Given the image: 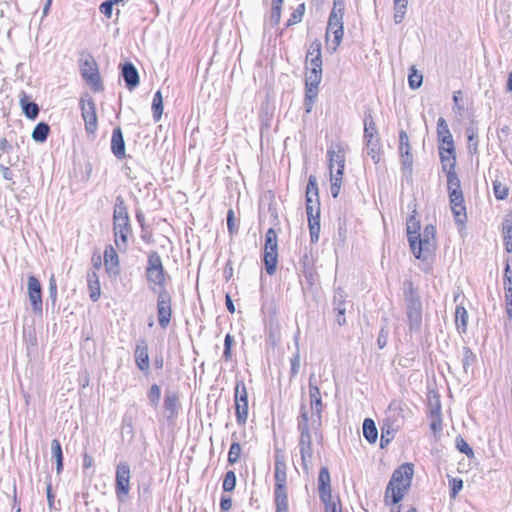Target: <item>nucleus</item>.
<instances>
[{
  "label": "nucleus",
  "mask_w": 512,
  "mask_h": 512,
  "mask_svg": "<svg viewBox=\"0 0 512 512\" xmlns=\"http://www.w3.org/2000/svg\"><path fill=\"white\" fill-rule=\"evenodd\" d=\"M413 473V465L409 463L401 465L394 471L386 488L385 499L387 503L389 498H391L389 504L392 505L403 499L406 491L411 485Z\"/></svg>",
  "instance_id": "nucleus-1"
},
{
  "label": "nucleus",
  "mask_w": 512,
  "mask_h": 512,
  "mask_svg": "<svg viewBox=\"0 0 512 512\" xmlns=\"http://www.w3.org/2000/svg\"><path fill=\"white\" fill-rule=\"evenodd\" d=\"M404 302L410 331H419L422 324V301L411 281L404 282Z\"/></svg>",
  "instance_id": "nucleus-2"
},
{
  "label": "nucleus",
  "mask_w": 512,
  "mask_h": 512,
  "mask_svg": "<svg viewBox=\"0 0 512 512\" xmlns=\"http://www.w3.org/2000/svg\"><path fill=\"white\" fill-rule=\"evenodd\" d=\"M114 237L117 248L125 250L128 239V210L122 196H118L114 208Z\"/></svg>",
  "instance_id": "nucleus-3"
},
{
  "label": "nucleus",
  "mask_w": 512,
  "mask_h": 512,
  "mask_svg": "<svg viewBox=\"0 0 512 512\" xmlns=\"http://www.w3.org/2000/svg\"><path fill=\"white\" fill-rule=\"evenodd\" d=\"M146 277L152 292L159 294L161 290H167L165 287L167 275L164 271L162 259L156 251L148 254Z\"/></svg>",
  "instance_id": "nucleus-4"
},
{
  "label": "nucleus",
  "mask_w": 512,
  "mask_h": 512,
  "mask_svg": "<svg viewBox=\"0 0 512 512\" xmlns=\"http://www.w3.org/2000/svg\"><path fill=\"white\" fill-rule=\"evenodd\" d=\"M263 261L267 274H275L278 263V242L273 228H269L265 234Z\"/></svg>",
  "instance_id": "nucleus-5"
},
{
  "label": "nucleus",
  "mask_w": 512,
  "mask_h": 512,
  "mask_svg": "<svg viewBox=\"0 0 512 512\" xmlns=\"http://www.w3.org/2000/svg\"><path fill=\"white\" fill-rule=\"evenodd\" d=\"M435 235L436 228L431 224L426 225L423 232L420 233V238H418L416 249L411 250L417 259H421L423 261L430 260L435 249Z\"/></svg>",
  "instance_id": "nucleus-6"
},
{
  "label": "nucleus",
  "mask_w": 512,
  "mask_h": 512,
  "mask_svg": "<svg viewBox=\"0 0 512 512\" xmlns=\"http://www.w3.org/2000/svg\"><path fill=\"white\" fill-rule=\"evenodd\" d=\"M306 212L311 243H317L320 234V201L319 198L306 197Z\"/></svg>",
  "instance_id": "nucleus-7"
},
{
  "label": "nucleus",
  "mask_w": 512,
  "mask_h": 512,
  "mask_svg": "<svg viewBox=\"0 0 512 512\" xmlns=\"http://www.w3.org/2000/svg\"><path fill=\"white\" fill-rule=\"evenodd\" d=\"M344 35L343 20L334 13L329 15L326 30V42L331 52H335L339 47Z\"/></svg>",
  "instance_id": "nucleus-8"
},
{
  "label": "nucleus",
  "mask_w": 512,
  "mask_h": 512,
  "mask_svg": "<svg viewBox=\"0 0 512 512\" xmlns=\"http://www.w3.org/2000/svg\"><path fill=\"white\" fill-rule=\"evenodd\" d=\"M399 154L401 158L402 175L406 179H411L413 155L411 154L409 136L404 130H400L399 132Z\"/></svg>",
  "instance_id": "nucleus-9"
},
{
  "label": "nucleus",
  "mask_w": 512,
  "mask_h": 512,
  "mask_svg": "<svg viewBox=\"0 0 512 512\" xmlns=\"http://www.w3.org/2000/svg\"><path fill=\"white\" fill-rule=\"evenodd\" d=\"M81 116L88 134H94L97 130V114L94 99L86 94L80 99Z\"/></svg>",
  "instance_id": "nucleus-10"
},
{
  "label": "nucleus",
  "mask_w": 512,
  "mask_h": 512,
  "mask_svg": "<svg viewBox=\"0 0 512 512\" xmlns=\"http://www.w3.org/2000/svg\"><path fill=\"white\" fill-rule=\"evenodd\" d=\"M234 399L237 422L240 425H244L248 417V393L242 380L236 382Z\"/></svg>",
  "instance_id": "nucleus-11"
},
{
  "label": "nucleus",
  "mask_w": 512,
  "mask_h": 512,
  "mask_svg": "<svg viewBox=\"0 0 512 512\" xmlns=\"http://www.w3.org/2000/svg\"><path fill=\"white\" fill-rule=\"evenodd\" d=\"M157 295L158 323L161 328L166 329L172 316L171 296L167 290H161Z\"/></svg>",
  "instance_id": "nucleus-12"
},
{
  "label": "nucleus",
  "mask_w": 512,
  "mask_h": 512,
  "mask_svg": "<svg viewBox=\"0 0 512 512\" xmlns=\"http://www.w3.org/2000/svg\"><path fill=\"white\" fill-rule=\"evenodd\" d=\"M135 365L145 375L151 373L150 358L148 352V343L145 339L141 338L137 341L134 351Z\"/></svg>",
  "instance_id": "nucleus-13"
},
{
  "label": "nucleus",
  "mask_w": 512,
  "mask_h": 512,
  "mask_svg": "<svg viewBox=\"0 0 512 512\" xmlns=\"http://www.w3.org/2000/svg\"><path fill=\"white\" fill-rule=\"evenodd\" d=\"M81 74L87 84L94 91L102 90V84L96 63L93 59H86L81 65Z\"/></svg>",
  "instance_id": "nucleus-14"
},
{
  "label": "nucleus",
  "mask_w": 512,
  "mask_h": 512,
  "mask_svg": "<svg viewBox=\"0 0 512 512\" xmlns=\"http://www.w3.org/2000/svg\"><path fill=\"white\" fill-rule=\"evenodd\" d=\"M28 297L35 314L42 313V287L40 281L34 276L28 277Z\"/></svg>",
  "instance_id": "nucleus-15"
},
{
  "label": "nucleus",
  "mask_w": 512,
  "mask_h": 512,
  "mask_svg": "<svg viewBox=\"0 0 512 512\" xmlns=\"http://www.w3.org/2000/svg\"><path fill=\"white\" fill-rule=\"evenodd\" d=\"M116 494L120 502L128 497V465L120 462L116 470Z\"/></svg>",
  "instance_id": "nucleus-16"
},
{
  "label": "nucleus",
  "mask_w": 512,
  "mask_h": 512,
  "mask_svg": "<svg viewBox=\"0 0 512 512\" xmlns=\"http://www.w3.org/2000/svg\"><path fill=\"white\" fill-rule=\"evenodd\" d=\"M318 492L325 507L331 502V478L327 467H322L318 477Z\"/></svg>",
  "instance_id": "nucleus-17"
},
{
  "label": "nucleus",
  "mask_w": 512,
  "mask_h": 512,
  "mask_svg": "<svg viewBox=\"0 0 512 512\" xmlns=\"http://www.w3.org/2000/svg\"><path fill=\"white\" fill-rule=\"evenodd\" d=\"M274 478H275V488H286V480H287V473H286V462H285V456L281 449H276L275 451V471H274Z\"/></svg>",
  "instance_id": "nucleus-18"
},
{
  "label": "nucleus",
  "mask_w": 512,
  "mask_h": 512,
  "mask_svg": "<svg viewBox=\"0 0 512 512\" xmlns=\"http://www.w3.org/2000/svg\"><path fill=\"white\" fill-rule=\"evenodd\" d=\"M334 310L337 312V323L343 326L346 323L345 311H346V295L342 288H337L333 296Z\"/></svg>",
  "instance_id": "nucleus-19"
},
{
  "label": "nucleus",
  "mask_w": 512,
  "mask_h": 512,
  "mask_svg": "<svg viewBox=\"0 0 512 512\" xmlns=\"http://www.w3.org/2000/svg\"><path fill=\"white\" fill-rule=\"evenodd\" d=\"M439 156L443 172L450 173L456 171V155L454 146H451V151L449 147L439 146Z\"/></svg>",
  "instance_id": "nucleus-20"
},
{
  "label": "nucleus",
  "mask_w": 512,
  "mask_h": 512,
  "mask_svg": "<svg viewBox=\"0 0 512 512\" xmlns=\"http://www.w3.org/2000/svg\"><path fill=\"white\" fill-rule=\"evenodd\" d=\"M327 154L329 158L330 175L334 174L333 169L335 166H337V168L345 167V150L342 145L337 144L335 149L333 147L328 149Z\"/></svg>",
  "instance_id": "nucleus-21"
},
{
  "label": "nucleus",
  "mask_w": 512,
  "mask_h": 512,
  "mask_svg": "<svg viewBox=\"0 0 512 512\" xmlns=\"http://www.w3.org/2000/svg\"><path fill=\"white\" fill-rule=\"evenodd\" d=\"M104 265L110 275H117L119 273V258L112 245H108L105 248Z\"/></svg>",
  "instance_id": "nucleus-22"
},
{
  "label": "nucleus",
  "mask_w": 512,
  "mask_h": 512,
  "mask_svg": "<svg viewBox=\"0 0 512 512\" xmlns=\"http://www.w3.org/2000/svg\"><path fill=\"white\" fill-rule=\"evenodd\" d=\"M413 213H416V211L414 210ZM407 238L411 250H415L418 238H420V222L415 214L411 215L407 220Z\"/></svg>",
  "instance_id": "nucleus-23"
},
{
  "label": "nucleus",
  "mask_w": 512,
  "mask_h": 512,
  "mask_svg": "<svg viewBox=\"0 0 512 512\" xmlns=\"http://www.w3.org/2000/svg\"><path fill=\"white\" fill-rule=\"evenodd\" d=\"M19 103L24 115L31 120L38 117L40 108L37 103L30 101L26 92L22 91L19 97Z\"/></svg>",
  "instance_id": "nucleus-24"
},
{
  "label": "nucleus",
  "mask_w": 512,
  "mask_h": 512,
  "mask_svg": "<svg viewBox=\"0 0 512 512\" xmlns=\"http://www.w3.org/2000/svg\"><path fill=\"white\" fill-rule=\"evenodd\" d=\"M111 150L118 159H122L126 156L125 141L121 128L119 127L113 130L111 138Z\"/></svg>",
  "instance_id": "nucleus-25"
},
{
  "label": "nucleus",
  "mask_w": 512,
  "mask_h": 512,
  "mask_svg": "<svg viewBox=\"0 0 512 512\" xmlns=\"http://www.w3.org/2000/svg\"><path fill=\"white\" fill-rule=\"evenodd\" d=\"M437 135L441 143L439 146L449 147L451 150V146H454L453 137L446 120L442 117H440L437 122Z\"/></svg>",
  "instance_id": "nucleus-26"
},
{
  "label": "nucleus",
  "mask_w": 512,
  "mask_h": 512,
  "mask_svg": "<svg viewBox=\"0 0 512 512\" xmlns=\"http://www.w3.org/2000/svg\"><path fill=\"white\" fill-rule=\"evenodd\" d=\"M87 283H88L90 299L93 302L98 301L100 298V295H101V289H100L99 277L95 270L89 271L87 273Z\"/></svg>",
  "instance_id": "nucleus-27"
},
{
  "label": "nucleus",
  "mask_w": 512,
  "mask_h": 512,
  "mask_svg": "<svg viewBox=\"0 0 512 512\" xmlns=\"http://www.w3.org/2000/svg\"><path fill=\"white\" fill-rule=\"evenodd\" d=\"M402 425V420H399L398 418L392 419L391 417H387L383 423L381 435L383 437H387V439L393 440L396 432L401 428Z\"/></svg>",
  "instance_id": "nucleus-28"
},
{
  "label": "nucleus",
  "mask_w": 512,
  "mask_h": 512,
  "mask_svg": "<svg viewBox=\"0 0 512 512\" xmlns=\"http://www.w3.org/2000/svg\"><path fill=\"white\" fill-rule=\"evenodd\" d=\"M310 408H311L312 428L315 430H318L321 426V421H322V409H323L322 399L319 398V399L311 400Z\"/></svg>",
  "instance_id": "nucleus-29"
},
{
  "label": "nucleus",
  "mask_w": 512,
  "mask_h": 512,
  "mask_svg": "<svg viewBox=\"0 0 512 512\" xmlns=\"http://www.w3.org/2000/svg\"><path fill=\"white\" fill-rule=\"evenodd\" d=\"M179 407V397L174 392H167L164 399V408L169 415L167 416L169 419L173 418L177 412Z\"/></svg>",
  "instance_id": "nucleus-30"
},
{
  "label": "nucleus",
  "mask_w": 512,
  "mask_h": 512,
  "mask_svg": "<svg viewBox=\"0 0 512 512\" xmlns=\"http://www.w3.org/2000/svg\"><path fill=\"white\" fill-rule=\"evenodd\" d=\"M367 154L371 157L375 164L381 160V145L378 138L366 139Z\"/></svg>",
  "instance_id": "nucleus-31"
},
{
  "label": "nucleus",
  "mask_w": 512,
  "mask_h": 512,
  "mask_svg": "<svg viewBox=\"0 0 512 512\" xmlns=\"http://www.w3.org/2000/svg\"><path fill=\"white\" fill-rule=\"evenodd\" d=\"M466 135L468 138V151L471 155L478 153L479 134L478 128L474 125H470L466 128Z\"/></svg>",
  "instance_id": "nucleus-32"
},
{
  "label": "nucleus",
  "mask_w": 512,
  "mask_h": 512,
  "mask_svg": "<svg viewBox=\"0 0 512 512\" xmlns=\"http://www.w3.org/2000/svg\"><path fill=\"white\" fill-rule=\"evenodd\" d=\"M317 48V56L312 57L308 63H306V69L309 71V68H315L322 72V55H321V42L318 39L312 41V51H316Z\"/></svg>",
  "instance_id": "nucleus-33"
},
{
  "label": "nucleus",
  "mask_w": 512,
  "mask_h": 512,
  "mask_svg": "<svg viewBox=\"0 0 512 512\" xmlns=\"http://www.w3.org/2000/svg\"><path fill=\"white\" fill-rule=\"evenodd\" d=\"M363 435L365 439L371 444L377 441L378 430L375 422L370 418H366L363 422Z\"/></svg>",
  "instance_id": "nucleus-34"
},
{
  "label": "nucleus",
  "mask_w": 512,
  "mask_h": 512,
  "mask_svg": "<svg viewBox=\"0 0 512 512\" xmlns=\"http://www.w3.org/2000/svg\"><path fill=\"white\" fill-rule=\"evenodd\" d=\"M274 498L276 504V512H288V496L286 488H275Z\"/></svg>",
  "instance_id": "nucleus-35"
},
{
  "label": "nucleus",
  "mask_w": 512,
  "mask_h": 512,
  "mask_svg": "<svg viewBox=\"0 0 512 512\" xmlns=\"http://www.w3.org/2000/svg\"><path fill=\"white\" fill-rule=\"evenodd\" d=\"M50 133V126L45 122H39L32 131V139L38 143L47 140Z\"/></svg>",
  "instance_id": "nucleus-36"
},
{
  "label": "nucleus",
  "mask_w": 512,
  "mask_h": 512,
  "mask_svg": "<svg viewBox=\"0 0 512 512\" xmlns=\"http://www.w3.org/2000/svg\"><path fill=\"white\" fill-rule=\"evenodd\" d=\"M468 312L463 306H457L455 310V323L461 333L467 330Z\"/></svg>",
  "instance_id": "nucleus-37"
},
{
  "label": "nucleus",
  "mask_w": 512,
  "mask_h": 512,
  "mask_svg": "<svg viewBox=\"0 0 512 512\" xmlns=\"http://www.w3.org/2000/svg\"><path fill=\"white\" fill-rule=\"evenodd\" d=\"M51 451L56 462V471L59 474L63 470V452L58 439H53L51 441Z\"/></svg>",
  "instance_id": "nucleus-38"
},
{
  "label": "nucleus",
  "mask_w": 512,
  "mask_h": 512,
  "mask_svg": "<svg viewBox=\"0 0 512 512\" xmlns=\"http://www.w3.org/2000/svg\"><path fill=\"white\" fill-rule=\"evenodd\" d=\"M372 138H378V131L371 113H366L364 119V139Z\"/></svg>",
  "instance_id": "nucleus-39"
},
{
  "label": "nucleus",
  "mask_w": 512,
  "mask_h": 512,
  "mask_svg": "<svg viewBox=\"0 0 512 512\" xmlns=\"http://www.w3.org/2000/svg\"><path fill=\"white\" fill-rule=\"evenodd\" d=\"M312 428L311 416L309 417L308 410L305 404L301 405L300 416L298 418V430L310 431Z\"/></svg>",
  "instance_id": "nucleus-40"
},
{
  "label": "nucleus",
  "mask_w": 512,
  "mask_h": 512,
  "mask_svg": "<svg viewBox=\"0 0 512 512\" xmlns=\"http://www.w3.org/2000/svg\"><path fill=\"white\" fill-rule=\"evenodd\" d=\"M406 407V404L401 400H393L389 407L388 411L391 413L388 417H391L392 419L398 418L399 420H402L404 422V408Z\"/></svg>",
  "instance_id": "nucleus-41"
},
{
  "label": "nucleus",
  "mask_w": 512,
  "mask_h": 512,
  "mask_svg": "<svg viewBox=\"0 0 512 512\" xmlns=\"http://www.w3.org/2000/svg\"><path fill=\"white\" fill-rule=\"evenodd\" d=\"M152 111L154 120L159 121L163 113V99L160 91H157L153 97Z\"/></svg>",
  "instance_id": "nucleus-42"
},
{
  "label": "nucleus",
  "mask_w": 512,
  "mask_h": 512,
  "mask_svg": "<svg viewBox=\"0 0 512 512\" xmlns=\"http://www.w3.org/2000/svg\"><path fill=\"white\" fill-rule=\"evenodd\" d=\"M322 80V72L316 70L315 68H309V71L306 72L305 77V85L306 86H316L319 87V84Z\"/></svg>",
  "instance_id": "nucleus-43"
},
{
  "label": "nucleus",
  "mask_w": 512,
  "mask_h": 512,
  "mask_svg": "<svg viewBox=\"0 0 512 512\" xmlns=\"http://www.w3.org/2000/svg\"><path fill=\"white\" fill-rule=\"evenodd\" d=\"M503 236H504V245L507 252L512 251V221L505 220L503 222Z\"/></svg>",
  "instance_id": "nucleus-44"
},
{
  "label": "nucleus",
  "mask_w": 512,
  "mask_h": 512,
  "mask_svg": "<svg viewBox=\"0 0 512 512\" xmlns=\"http://www.w3.org/2000/svg\"><path fill=\"white\" fill-rule=\"evenodd\" d=\"M476 361V356L469 347H464L462 352V366L466 374H468L471 365Z\"/></svg>",
  "instance_id": "nucleus-45"
},
{
  "label": "nucleus",
  "mask_w": 512,
  "mask_h": 512,
  "mask_svg": "<svg viewBox=\"0 0 512 512\" xmlns=\"http://www.w3.org/2000/svg\"><path fill=\"white\" fill-rule=\"evenodd\" d=\"M282 4H283V2H281V0L272 1L270 23L273 26L278 25L280 22Z\"/></svg>",
  "instance_id": "nucleus-46"
},
{
  "label": "nucleus",
  "mask_w": 512,
  "mask_h": 512,
  "mask_svg": "<svg viewBox=\"0 0 512 512\" xmlns=\"http://www.w3.org/2000/svg\"><path fill=\"white\" fill-rule=\"evenodd\" d=\"M447 176V189L448 193H451V191H461V183L460 179L455 172L446 173Z\"/></svg>",
  "instance_id": "nucleus-47"
},
{
  "label": "nucleus",
  "mask_w": 512,
  "mask_h": 512,
  "mask_svg": "<svg viewBox=\"0 0 512 512\" xmlns=\"http://www.w3.org/2000/svg\"><path fill=\"white\" fill-rule=\"evenodd\" d=\"M452 213L454 215L455 222L458 225H463L467 220L466 207L465 205L451 206Z\"/></svg>",
  "instance_id": "nucleus-48"
},
{
  "label": "nucleus",
  "mask_w": 512,
  "mask_h": 512,
  "mask_svg": "<svg viewBox=\"0 0 512 512\" xmlns=\"http://www.w3.org/2000/svg\"><path fill=\"white\" fill-rule=\"evenodd\" d=\"M300 454H301V462L303 466V470L305 472L309 471V463L312 460L313 453H312V446L308 447H299Z\"/></svg>",
  "instance_id": "nucleus-49"
},
{
  "label": "nucleus",
  "mask_w": 512,
  "mask_h": 512,
  "mask_svg": "<svg viewBox=\"0 0 512 512\" xmlns=\"http://www.w3.org/2000/svg\"><path fill=\"white\" fill-rule=\"evenodd\" d=\"M423 76L414 67L408 76V82L411 89H418L422 85Z\"/></svg>",
  "instance_id": "nucleus-50"
},
{
  "label": "nucleus",
  "mask_w": 512,
  "mask_h": 512,
  "mask_svg": "<svg viewBox=\"0 0 512 512\" xmlns=\"http://www.w3.org/2000/svg\"><path fill=\"white\" fill-rule=\"evenodd\" d=\"M242 448L238 442H233L228 452L229 464H235L241 456Z\"/></svg>",
  "instance_id": "nucleus-51"
},
{
  "label": "nucleus",
  "mask_w": 512,
  "mask_h": 512,
  "mask_svg": "<svg viewBox=\"0 0 512 512\" xmlns=\"http://www.w3.org/2000/svg\"><path fill=\"white\" fill-rule=\"evenodd\" d=\"M306 197L319 198L317 178L314 175L309 176L306 187Z\"/></svg>",
  "instance_id": "nucleus-52"
},
{
  "label": "nucleus",
  "mask_w": 512,
  "mask_h": 512,
  "mask_svg": "<svg viewBox=\"0 0 512 512\" xmlns=\"http://www.w3.org/2000/svg\"><path fill=\"white\" fill-rule=\"evenodd\" d=\"M309 397L310 401L321 398L320 389L317 385L315 374H311L309 377Z\"/></svg>",
  "instance_id": "nucleus-53"
},
{
  "label": "nucleus",
  "mask_w": 512,
  "mask_h": 512,
  "mask_svg": "<svg viewBox=\"0 0 512 512\" xmlns=\"http://www.w3.org/2000/svg\"><path fill=\"white\" fill-rule=\"evenodd\" d=\"M493 190H494V195L498 200L506 199L508 196V193H509V188L499 181H494Z\"/></svg>",
  "instance_id": "nucleus-54"
},
{
  "label": "nucleus",
  "mask_w": 512,
  "mask_h": 512,
  "mask_svg": "<svg viewBox=\"0 0 512 512\" xmlns=\"http://www.w3.org/2000/svg\"><path fill=\"white\" fill-rule=\"evenodd\" d=\"M304 11H305L304 4L299 5L298 8L295 9L292 12V14L290 15V18L288 19L286 26L289 27V26H292L294 24L301 22L302 17L304 15Z\"/></svg>",
  "instance_id": "nucleus-55"
},
{
  "label": "nucleus",
  "mask_w": 512,
  "mask_h": 512,
  "mask_svg": "<svg viewBox=\"0 0 512 512\" xmlns=\"http://www.w3.org/2000/svg\"><path fill=\"white\" fill-rule=\"evenodd\" d=\"M236 485V475L233 471H228L225 474L224 480H223V490L226 492H231L234 490Z\"/></svg>",
  "instance_id": "nucleus-56"
},
{
  "label": "nucleus",
  "mask_w": 512,
  "mask_h": 512,
  "mask_svg": "<svg viewBox=\"0 0 512 512\" xmlns=\"http://www.w3.org/2000/svg\"><path fill=\"white\" fill-rule=\"evenodd\" d=\"M161 397V389L157 384H153L148 391V399L152 405L156 406Z\"/></svg>",
  "instance_id": "nucleus-57"
},
{
  "label": "nucleus",
  "mask_w": 512,
  "mask_h": 512,
  "mask_svg": "<svg viewBox=\"0 0 512 512\" xmlns=\"http://www.w3.org/2000/svg\"><path fill=\"white\" fill-rule=\"evenodd\" d=\"M456 446L460 452L466 454L468 457L474 456L473 449L468 445V443L463 438L458 437L456 439Z\"/></svg>",
  "instance_id": "nucleus-58"
},
{
  "label": "nucleus",
  "mask_w": 512,
  "mask_h": 512,
  "mask_svg": "<svg viewBox=\"0 0 512 512\" xmlns=\"http://www.w3.org/2000/svg\"><path fill=\"white\" fill-rule=\"evenodd\" d=\"M331 180V195L333 198H337L340 193L341 188V177L334 176V174L330 175Z\"/></svg>",
  "instance_id": "nucleus-59"
},
{
  "label": "nucleus",
  "mask_w": 512,
  "mask_h": 512,
  "mask_svg": "<svg viewBox=\"0 0 512 512\" xmlns=\"http://www.w3.org/2000/svg\"><path fill=\"white\" fill-rule=\"evenodd\" d=\"M234 343V338L230 334H226L225 340H224V352L223 357L226 361L230 360L231 358V347Z\"/></svg>",
  "instance_id": "nucleus-60"
},
{
  "label": "nucleus",
  "mask_w": 512,
  "mask_h": 512,
  "mask_svg": "<svg viewBox=\"0 0 512 512\" xmlns=\"http://www.w3.org/2000/svg\"><path fill=\"white\" fill-rule=\"evenodd\" d=\"M449 199H450V205L451 206H457V205H463L464 204V197L462 190L461 191H451L449 193Z\"/></svg>",
  "instance_id": "nucleus-61"
},
{
  "label": "nucleus",
  "mask_w": 512,
  "mask_h": 512,
  "mask_svg": "<svg viewBox=\"0 0 512 512\" xmlns=\"http://www.w3.org/2000/svg\"><path fill=\"white\" fill-rule=\"evenodd\" d=\"M503 287H512V263L507 261L504 275H503Z\"/></svg>",
  "instance_id": "nucleus-62"
},
{
  "label": "nucleus",
  "mask_w": 512,
  "mask_h": 512,
  "mask_svg": "<svg viewBox=\"0 0 512 512\" xmlns=\"http://www.w3.org/2000/svg\"><path fill=\"white\" fill-rule=\"evenodd\" d=\"M451 491H450V496L451 498H456V496L458 495V493L461 491V489L463 488V481L462 479H459V478H453L451 481Z\"/></svg>",
  "instance_id": "nucleus-63"
},
{
  "label": "nucleus",
  "mask_w": 512,
  "mask_h": 512,
  "mask_svg": "<svg viewBox=\"0 0 512 512\" xmlns=\"http://www.w3.org/2000/svg\"><path fill=\"white\" fill-rule=\"evenodd\" d=\"M300 439H299V447H308L312 446V436L310 431H299Z\"/></svg>",
  "instance_id": "nucleus-64"
}]
</instances>
